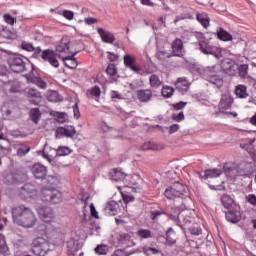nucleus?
<instances>
[{
    "label": "nucleus",
    "mask_w": 256,
    "mask_h": 256,
    "mask_svg": "<svg viewBox=\"0 0 256 256\" xmlns=\"http://www.w3.org/2000/svg\"><path fill=\"white\" fill-rule=\"evenodd\" d=\"M135 61H137V59L135 58V56H133L131 54H126L124 56V65H125V67H127L128 69H130L134 73H141V71H142L141 66L135 65Z\"/></svg>",
    "instance_id": "12"
},
{
    "label": "nucleus",
    "mask_w": 256,
    "mask_h": 256,
    "mask_svg": "<svg viewBox=\"0 0 256 256\" xmlns=\"http://www.w3.org/2000/svg\"><path fill=\"white\" fill-rule=\"evenodd\" d=\"M221 69L227 73V75H237V64L229 58H225L221 62Z\"/></svg>",
    "instance_id": "11"
},
{
    "label": "nucleus",
    "mask_w": 256,
    "mask_h": 256,
    "mask_svg": "<svg viewBox=\"0 0 256 256\" xmlns=\"http://www.w3.org/2000/svg\"><path fill=\"white\" fill-rule=\"evenodd\" d=\"M9 251V246H7V241L5 240V236L0 234V253L5 254Z\"/></svg>",
    "instance_id": "44"
},
{
    "label": "nucleus",
    "mask_w": 256,
    "mask_h": 256,
    "mask_svg": "<svg viewBox=\"0 0 256 256\" xmlns=\"http://www.w3.org/2000/svg\"><path fill=\"white\" fill-rule=\"evenodd\" d=\"M73 45V42L69 41L67 37H64L56 47V52L59 53V58L62 59L65 67L68 69L77 68V59H75V55H77L79 51L73 52Z\"/></svg>",
    "instance_id": "2"
},
{
    "label": "nucleus",
    "mask_w": 256,
    "mask_h": 256,
    "mask_svg": "<svg viewBox=\"0 0 256 256\" xmlns=\"http://www.w3.org/2000/svg\"><path fill=\"white\" fill-rule=\"evenodd\" d=\"M187 193V186L181 182H175L172 186L168 187L164 192L166 199H178Z\"/></svg>",
    "instance_id": "4"
},
{
    "label": "nucleus",
    "mask_w": 256,
    "mask_h": 256,
    "mask_svg": "<svg viewBox=\"0 0 256 256\" xmlns=\"http://www.w3.org/2000/svg\"><path fill=\"white\" fill-rule=\"evenodd\" d=\"M22 49L31 53L35 50V46L29 42H22Z\"/></svg>",
    "instance_id": "51"
},
{
    "label": "nucleus",
    "mask_w": 256,
    "mask_h": 256,
    "mask_svg": "<svg viewBox=\"0 0 256 256\" xmlns=\"http://www.w3.org/2000/svg\"><path fill=\"white\" fill-rule=\"evenodd\" d=\"M221 201L225 209H233V207L235 206V200H233V198H231V196L229 195L222 196Z\"/></svg>",
    "instance_id": "33"
},
{
    "label": "nucleus",
    "mask_w": 256,
    "mask_h": 256,
    "mask_svg": "<svg viewBox=\"0 0 256 256\" xmlns=\"http://www.w3.org/2000/svg\"><path fill=\"white\" fill-rule=\"evenodd\" d=\"M172 119L177 123H181V121H185V114H183V112H180L178 114H173Z\"/></svg>",
    "instance_id": "53"
},
{
    "label": "nucleus",
    "mask_w": 256,
    "mask_h": 256,
    "mask_svg": "<svg viewBox=\"0 0 256 256\" xmlns=\"http://www.w3.org/2000/svg\"><path fill=\"white\" fill-rule=\"evenodd\" d=\"M47 99L51 103H59V101H63V97L59 94V92L55 90H50L47 93Z\"/></svg>",
    "instance_id": "31"
},
{
    "label": "nucleus",
    "mask_w": 256,
    "mask_h": 256,
    "mask_svg": "<svg viewBox=\"0 0 256 256\" xmlns=\"http://www.w3.org/2000/svg\"><path fill=\"white\" fill-rule=\"evenodd\" d=\"M120 241L123 245H131V235L127 233H123L120 235Z\"/></svg>",
    "instance_id": "47"
},
{
    "label": "nucleus",
    "mask_w": 256,
    "mask_h": 256,
    "mask_svg": "<svg viewBox=\"0 0 256 256\" xmlns=\"http://www.w3.org/2000/svg\"><path fill=\"white\" fill-rule=\"evenodd\" d=\"M1 111L5 119H11V109L9 108V106H7V104L2 106Z\"/></svg>",
    "instance_id": "49"
},
{
    "label": "nucleus",
    "mask_w": 256,
    "mask_h": 256,
    "mask_svg": "<svg viewBox=\"0 0 256 256\" xmlns=\"http://www.w3.org/2000/svg\"><path fill=\"white\" fill-rule=\"evenodd\" d=\"M152 98H153V92L150 89L137 91V99L141 103H149V100Z\"/></svg>",
    "instance_id": "21"
},
{
    "label": "nucleus",
    "mask_w": 256,
    "mask_h": 256,
    "mask_svg": "<svg viewBox=\"0 0 256 256\" xmlns=\"http://www.w3.org/2000/svg\"><path fill=\"white\" fill-rule=\"evenodd\" d=\"M204 73L206 81H209L212 85H216V87H221L223 85V79H221V77L216 74H209L211 73V68H206Z\"/></svg>",
    "instance_id": "16"
},
{
    "label": "nucleus",
    "mask_w": 256,
    "mask_h": 256,
    "mask_svg": "<svg viewBox=\"0 0 256 256\" xmlns=\"http://www.w3.org/2000/svg\"><path fill=\"white\" fill-rule=\"evenodd\" d=\"M235 93L239 99H246V97H249V94H247V87L245 85H238L235 89Z\"/></svg>",
    "instance_id": "37"
},
{
    "label": "nucleus",
    "mask_w": 256,
    "mask_h": 256,
    "mask_svg": "<svg viewBox=\"0 0 256 256\" xmlns=\"http://www.w3.org/2000/svg\"><path fill=\"white\" fill-rule=\"evenodd\" d=\"M20 198L24 201H29L30 199H35L37 197V186L27 183L25 184L19 192Z\"/></svg>",
    "instance_id": "8"
},
{
    "label": "nucleus",
    "mask_w": 256,
    "mask_h": 256,
    "mask_svg": "<svg viewBox=\"0 0 256 256\" xmlns=\"http://www.w3.org/2000/svg\"><path fill=\"white\" fill-rule=\"evenodd\" d=\"M112 256H127V254H125V251L118 249L112 254Z\"/></svg>",
    "instance_id": "64"
},
{
    "label": "nucleus",
    "mask_w": 256,
    "mask_h": 256,
    "mask_svg": "<svg viewBox=\"0 0 256 256\" xmlns=\"http://www.w3.org/2000/svg\"><path fill=\"white\" fill-rule=\"evenodd\" d=\"M39 215L44 223H55V212L53 209L46 207L39 211Z\"/></svg>",
    "instance_id": "15"
},
{
    "label": "nucleus",
    "mask_w": 256,
    "mask_h": 256,
    "mask_svg": "<svg viewBox=\"0 0 256 256\" xmlns=\"http://www.w3.org/2000/svg\"><path fill=\"white\" fill-rule=\"evenodd\" d=\"M63 17H65V19H68V21H72L73 17H75V13H73V11L71 10H64Z\"/></svg>",
    "instance_id": "56"
},
{
    "label": "nucleus",
    "mask_w": 256,
    "mask_h": 256,
    "mask_svg": "<svg viewBox=\"0 0 256 256\" xmlns=\"http://www.w3.org/2000/svg\"><path fill=\"white\" fill-rule=\"evenodd\" d=\"M4 21L8 25H14L15 24V18L11 16L10 14H4Z\"/></svg>",
    "instance_id": "54"
},
{
    "label": "nucleus",
    "mask_w": 256,
    "mask_h": 256,
    "mask_svg": "<svg viewBox=\"0 0 256 256\" xmlns=\"http://www.w3.org/2000/svg\"><path fill=\"white\" fill-rule=\"evenodd\" d=\"M104 211L109 215H117V213L119 212V203H117V201L115 200L108 202L106 207L104 208Z\"/></svg>",
    "instance_id": "27"
},
{
    "label": "nucleus",
    "mask_w": 256,
    "mask_h": 256,
    "mask_svg": "<svg viewBox=\"0 0 256 256\" xmlns=\"http://www.w3.org/2000/svg\"><path fill=\"white\" fill-rule=\"evenodd\" d=\"M233 105V98L229 94H223L219 103V109L227 111Z\"/></svg>",
    "instance_id": "22"
},
{
    "label": "nucleus",
    "mask_w": 256,
    "mask_h": 256,
    "mask_svg": "<svg viewBox=\"0 0 256 256\" xmlns=\"http://www.w3.org/2000/svg\"><path fill=\"white\" fill-rule=\"evenodd\" d=\"M185 19H193V16H191L190 14H181L176 16V18L174 19V23L177 24L179 23V21H183Z\"/></svg>",
    "instance_id": "52"
},
{
    "label": "nucleus",
    "mask_w": 256,
    "mask_h": 256,
    "mask_svg": "<svg viewBox=\"0 0 256 256\" xmlns=\"http://www.w3.org/2000/svg\"><path fill=\"white\" fill-rule=\"evenodd\" d=\"M59 54L55 53V50L53 49H45L43 50L42 59L43 61H46L51 65V67H54L55 69H58L59 67Z\"/></svg>",
    "instance_id": "9"
},
{
    "label": "nucleus",
    "mask_w": 256,
    "mask_h": 256,
    "mask_svg": "<svg viewBox=\"0 0 256 256\" xmlns=\"http://www.w3.org/2000/svg\"><path fill=\"white\" fill-rule=\"evenodd\" d=\"M238 70V76L240 79H249V65L241 64L239 66L236 65V71Z\"/></svg>",
    "instance_id": "28"
},
{
    "label": "nucleus",
    "mask_w": 256,
    "mask_h": 256,
    "mask_svg": "<svg viewBox=\"0 0 256 256\" xmlns=\"http://www.w3.org/2000/svg\"><path fill=\"white\" fill-rule=\"evenodd\" d=\"M144 253L146 255H157V253H159V250H157V248L148 247L144 248Z\"/></svg>",
    "instance_id": "57"
},
{
    "label": "nucleus",
    "mask_w": 256,
    "mask_h": 256,
    "mask_svg": "<svg viewBox=\"0 0 256 256\" xmlns=\"http://www.w3.org/2000/svg\"><path fill=\"white\" fill-rule=\"evenodd\" d=\"M176 91L181 93V95H185V93L189 92L191 87V83L187 81V78H178L175 82Z\"/></svg>",
    "instance_id": "17"
},
{
    "label": "nucleus",
    "mask_w": 256,
    "mask_h": 256,
    "mask_svg": "<svg viewBox=\"0 0 256 256\" xmlns=\"http://www.w3.org/2000/svg\"><path fill=\"white\" fill-rule=\"evenodd\" d=\"M238 173L242 177H248V175H251V173H253V164L246 163L242 165L239 168Z\"/></svg>",
    "instance_id": "29"
},
{
    "label": "nucleus",
    "mask_w": 256,
    "mask_h": 256,
    "mask_svg": "<svg viewBox=\"0 0 256 256\" xmlns=\"http://www.w3.org/2000/svg\"><path fill=\"white\" fill-rule=\"evenodd\" d=\"M156 59L159 61H165L167 59H170V57H173V55L165 50H158L155 55Z\"/></svg>",
    "instance_id": "41"
},
{
    "label": "nucleus",
    "mask_w": 256,
    "mask_h": 256,
    "mask_svg": "<svg viewBox=\"0 0 256 256\" xmlns=\"http://www.w3.org/2000/svg\"><path fill=\"white\" fill-rule=\"evenodd\" d=\"M87 96L89 99L99 101V97H101V88H99V86H94L92 89L88 90Z\"/></svg>",
    "instance_id": "32"
},
{
    "label": "nucleus",
    "mask_w": 256,
    "mask_h": 256,
    "mask_svg": "<svg viewBox=\"0 0 256 256\" xmlns=\"http://www.w3.org/2000/svg\"><path fill=\"white\" fill-rule=\"evenodd\" d=\"M125 177H127V175L121 168H114L112 171H110V179L112 181H125Z\"/></svg>",
    "instance_id": "23"
},
{
    "label": "nucleus",
    "mask_w": 256,
    "mask_h": 256,
    "mask_svg": "<svg viewBox=\"0 0 256 256\" xmlns=\"http://www.w3.org/2000/svg\"><path fill=\"white\" fill-rule=\"evenodd\" d=\"M216 35L220 41H231V39H233V36H231V34H229V32L225 31L223 28H219Z\"/></svg>",
    "instance_id": "34"
},
{
    "label": "nucleus",
    "mask_w": 256,
    "mask_h": 256,
    "mask_svg": "<svg viewBox=\"0 0 256 256\" xmlns=\"http://www.w3.org/2000/svg\"><path fill=\"white\" fill-rule=\"evenodd\" d=\"M32 253L36 256H46L49 253V243L43 237H38L33 240L32 244Z\"/></svg>",
    "instance_id": "5"
},
{
    "label": "nucleus",
    "mask_w": 256,
    "mask_h": 256,
    "mask_svg": "<svg viewBox=\"0 0 256 256\" xmlns=\"http://www.w3.org/2000/svg\"><path fill=\"white\" fill-rule=\"evenodd\" d=\"M32 52H34L33 57H42L43 59V49H41V47H34V50Z\"/></svg>",
    "instance_id": "58"
},
{
    "label": "nucleus",
    "mask_w": 256,
    "mask_h": 256,
    "mask_svg": "<svg viewBox=\"0 0 256 256\" xmlns=\"http://www.w3.org/2000/svg\"><path fill=\"white\" fill-rule=\"evenodd\" d=\"M9 69L13 71V73H23L27 71V66L25 65V61L23 57L19 55H14L8 59Z\"/></svg>",
    "instance_id": "7"
},
{
    "label": "nucleus",
    "mask_w": 256,
    "mask_h": 256,
    "mask_svg": "<svg viewBox=\"0 0 256 256\" xmlns=\"http://www.w3.org/2000/svg\"><path fill=\"white\" fill-rule=\"evenodd\" d=\"M196 19L204 29H208L209 25H211V18H209V14L205 12L198 13Z\"/></svg>",
    "instance_id": "25"
},
{
    "label": "nucleus",
    "mask_w": 256,
    "mask_h": 256,
    "mask_svg": "<svg viewBox=\"0 0 256 256\" xmlns=\"http://www.w3.org/2000/svg\"><path fill=\"white\" fill-rule=\"evenodd\" d=\"M172 57H183L185 55V46L183 40L176 38L172 43Z\"/></svg>",
    "instance_id": "13"
},
{
    "label": "nucleus",
    "mask_w": 256,
    "mask_h": 256,
    "mask_svg": "<svg viewBox=\"0 0 256 256\" xmlns=\"http://www.w3.org/2000/svg\"><path fill=\"white\" fill-rule=\"evenodd\" d=\"M149 84L153 89H157V87H161L162 82L161 79H159V76L152 74L149 78Z\"/></svg>",
    "instance_id": "39"
},
{
    "label": "nucleus",
    "mask_w": 256,
    "mask_h": 256,
    "mask_svg": "<svg viewBox=\"0 0 256 256\" xmlns=\"http://www.w3.org/2000/svg\"><path fill=\"white\" fill-rule=\"evenodd\" d=\"M94 252L96 255H107L109 253V246L107 244H98Z\"/></svg>",
    "instance_id": "38"
},
{
    "label": "nucleus",
    "mask_w": 256,
    "mask_h": 256,
    "mask_svg": "<svg viewBox=\"0 0 256 256\" xmlns=\"http://www.w3.org/2000/svg\"><path fill=\"white\" fill-rule=\"evenodd\" d=\"M29 81L30 83H33V85H37L40 89H47V82L41 79V77H31Z\"/></svg>",
    "instance_id": "35"
},
{
    "label": "nucleus",
    "mask_w": 256,
    "mask_h": 256,
    "mask_svg": "<svg viewBox=\"0 0 256 256\" xmlns=\"http://www.w3.org/2000/svg\"><path fill=\"white\" fill-rule=\"evenodd\" d=\"M158 149H159V147L157 146V144H155L151 141L145 142L141 146L142 151H157Z\"/></svg>",
    "instance_id": "43"
},
{
    "label": "nucleus",
    "mask_w": 256,
    "mask_h": 256,
    "mask_svg": "<svg viewBox=\"0 0 256 256\" xmlns=\"http://www.w3.org/2000/svg\"><path fill=\"white\" fill-rule=\"evenodd\" d=\"M107 75H110V77H115L117 75V67H115L114 64H109L106 68Z\"/></svg>",
    "instance_id": "48"
},
{
    "label": "nucleus",
    "mask_w": 256,
    "mask_h": 256,
    "mask_svg": "<svg viewBox=\"0 0 256 256\" xmlns=\"http://www.w3.org/2000/svg\"><path fill=\"white\" fill-rule=\"evenodd\" d=\"M246 199H247L248 203H250L251 205H254L256 207V196H255V194H249L248 196H246Z\"/></svg>",
    "instance_id": "60"
},
{
    "label": "nucleus",
    "mask_w": 256,
    "mask_h": 256,
    "mask_svg": "<svg viewBox=\"0 0 256 256\" xmlns=\"http://www.w3.org/2000/svg\"><path fill=\"white\" fill-rule=\"evenodd\" d=\"M197 175L200 179H215V177H220V175H223V170L213 168L206 170L204 174L197 172Z\"/></svg>",
    "instance_id": "18"
},
{
    "label": "nucleus",
    "mask_w": 256,
    "mask_h": 256,
    "mask_svg": "<svg viewBox=\"0 0 256 256\" xmlns=\"http://www.w3.org/2000/svg\"><path fill=\"white\" fill-rule=\"evenodd\" d=\"M77 136V130H75V126L65 125L64 127H58L56 129V137H67L69 139H73Z\"/></svg>",
    "instance_id": "10"
},
{
    "label": "nucleus",
    "mask_w": 256,
    "mask_h": 256,
    "mask_svg": "<svg viewBox=\"0 0 256 256\" xmlns=\"http://www.w3.org/2000/svg\"><path fill=\"white\" fill-rule=\"evenodd\" d=\"M226 219L229 223H239V221H241V212L237 210H229L226 212Z\"/></svg>",
    "instance_id": "26"
},
{
    "label": "nucleus",
    "mask_w": 256,
    "mask_h": 256,
    "mask_svg": "<svg viewBox=\"0 0 256 256\" xmlns=\"http://www.w3.org/2000/svg\"><path fill=\"white\" fill-rule=\"evenodd\" d=\"M97 32L104 43L111 44L115 41V35H113V33L105 31L103 28H98Z\"/></svg>",
    "instance_id": "24"
},
{
    "label": "nucleus",
    "mask_w": 256,
    "mask_h": 256,
    "mask_svg": "<svg viewBox=\"0 0 256 256\" xmlns=\"http://www.w3.org/2000/svg\"><path fill=\"white\" fill-rule=\"evenodd\" d=\"M137 235L141 239H151V237H153V235L151 234L150 230H147V229H140V230H138L137 231Z\"/></svg>",
    "instance_id": "45"
},
{
    "label": "nucleus",
    "mask_w": 256,
    "mask_h": 256,
    "mask_svg": "<svg viewBox=\"0 0 256 256\" xmlns=\"http://www.w3.org/2000/svg\"><path fill=\"white\" fill-rule=\"evenodd\" d=\"M29 151H31V147L21 146L20 148L17 149V155L18 157H25V155H27Z\"/></svg>",
    "instance_id": "46"
},
{
    "label": "nucleus",
    "mask_w": 256,
    "mask_h": 256,
    "mask_svg": "<svg viewBox=\"0 0 256 256\" xmlns=\"http://www.w3.org/2000/svg\"><path fill=\"white\" fill-rule=\"evenodd\" d=\"M86 25H95V23H97V19L93 18V17H88L84 19Z\"/></svg>",
    "instance_id": "62"
},
{
    "label": "nucleus",
    "mask_w": 256,
    "mask_h": 256,
    "mask_svg": "<svg viewBox=\"0 0 256 256\" xmlns=\"http://www.w3.org/2000/svg\"><path fill=\"white\" fill-rule=\"evenodd\" d=\"M31 171L35 179H45L47 177V168L41 163H35Z\"/></svg>",
    "instance_id": "14"
},
{
    "label": "nucleus",
    "mask_w": 256,
    "mask_h": 256,
    "mask_svg": "<svg viewBox=\"0 0 256 256\" xmlns=\"http://www.w3.org/2000/svg\"><path fill=\"white\" fill-rule=\"evenodd\" d=\"M12 219L16 225L20 227H26L27 229H31L37 223V218L35 217V213L31 210V208L25 205H19L12 208Z\"/></svg>",
    "instance_id": "1"
},
{
    "label": "nucleus",
    "mask_w": 256,
    "mask_h": 256,
    "mask_svg": "<svg viewBox=\"0 0 256 256\" xmlns=\"http://www.w3.org/2000/svg\"><path fill=\"white\" fill-rule=\"evenodd\" d=\"M27 97L33 105H39L43 99V95L35 88H30L27 92Z\"/></svg>",
    "instance_id": "19"
},
{
    "label": "nucleus",
    "mask_w": 256,
    "mask_h": 256,
    "mask_svg": "<svg viewBox=\"0 0 256 256\" xmlns=\"http://www.w3.org/2000/svg\"><path fill=\"white\" fill-rule=\"evenodd\" d=\"M199 49L204 55H214L216 59H221V55L215 54L211 45H208L205 41L199 42Z\"/></svg>",
    "instance_id": "20"
},
{
    "label": "nucleus",
    "mask_w": 256,
    "mask_h": 256,
    "mask_svg": "<svg viewBox=\"0 0 256 256\" xmlns=\"http://www.w3.org/2000/svg\"><path fill=\"white\" fill-rule=\"evenodd\" d=\"M72 151L67 146H59L56 150L57 157H66L67 155H71Z\"/></svg>",
    "instance_id": "40"
},
{
    "label": "nucleus",
    "mask_w": 256,
    "mask_h": 256,
    "mask_svg": "<svg viewBox=\"0 0 256 256\" xmlns=\"http://www.w3.org/2000/svg\"><path fill=\"white\" fill-rule=\"evenodd\" d=\"M40 196L42 201L52 203L53 205H57V203L63 201V194L55 188H42Z\"/></svg>",
    "instance_id": "3"
},
{
    "label": "nucleus",
    "mask_w": 256,
    "mask_h": 256,
    "mask_svg": "<svg viewBox=\"0 0 256 256\" xmlns=\"http://www.w3.org/2000/svg\"><path fill=\"white\" fill-rule=\"evenodd\" d=\"M68 117L67 114L65 113H58L57 117H56V121L58 123H66Z\"/></svg>",
    "instance_id": "55"
},
{
    "label": "nucleus",
    "mask_w": 256,
    "mask_h": 256,
    "mask_svg": "<svg viewBox=\"0 0 256 256\" xmlns=\"http://www.w3.org/2000/svg\"><path fill=\"white\" fill-rule=\"evenodd\" d=\"M173 93H175V89L171 86H163L162 88V96L166 99H171L173 97Z\"/></svg>",
    "instance_id": "42"
},
{
    "label": "nucleus",
    "mask_w": 256,
    "mask_h": 256,
    "mask_svg": "<svg viewBox=\"0 0 256 256\" xmlns=\"http://www.w3.org/2000/svg\"><path fill=\"white\" fill-rule=\"evenodd\" d=\"M177 241L175 240V230L173 228H169L166 232V245L168 247H173Z\"/></svg>",
    "instance_id": "30"
},
{
    "label": "nucleus",
    "mask_w": 256,
    "mask_h": 256,
    "mask_svg": "<svg viewBox=\"0 0 256 256\" xmlns=\"http://www.w3.org/2000/svg\"><path fill=\"white\" fill-rule=\"evenodd\" d=\"M186 105H187V102L181 101L176 104H173V107L174 109H176V111H181V109H185Z\"/></svg>",
    "instance_id": "59"
},
{
    "label": "nucleus",
    "mask_w": 256,
    "mask_h": 256,
    "mask_svg": "<svg viewBox=\"0 0 256 256\" xmlns=\"http://www.w3.org/2000/svg\"><path fill=\"white\" fill-rule=\"evenodd\" d=\"M111 99H123V95L117 91H112Z\"/></svg>",
    "instance_id": "63"
},
{
    "label": "nucleus",
    "mask_w": 256,
    "mask_h": 256,
    "mask_svg": "<svg viewBox=\"0 0 256 256\" xmlns=\"http://www.w3.org/2000/svg\"><path fill=\"white\" fill-rule=\"evenodd\" d=\"M169 219L175 221V223L181 229H187L188 225L193 223V217L189 216V214L185 211L180 212L177 216L173 214H167Z\"/></svg>",
    "instance_id": "6"
},
{
    "label": "nucleus",
    "mask_w": 256,
    "mask_h": 256,
    "mask_svg": "<svg viewBox=\"0 0 256 256\" xmlns=\"http://www.w3.org/2000/svg\"><path fill=\"white\" fill-rule=\"evenodd\" d=\"M73 113H74L75 119H79L81 117V113L79 112V105L75 104L73 106Z\"/></svg>",
    "instance_id": "61"
},
{
    "label": "nucleus",
    "mask_w": 256,
    "mask_h": 256,
    "mask_svg": "<svg viewBox=\"0 0 256 256\" xmlns=\"http://www.w3.org/2000/svg\"><path fill=\"white\" fill-rule=\"evenodd\" d=\"M30 119L36 125L37 123H39V121H41V111L39 110V108H32L30 110Z\"/></svg>",
    "instance_id": "36"
},
{
    "label": "nucleus",
    "mask_w": 256,
    "mask_h": 256,
    "mask_svg": "<svg viewBox=\"0 0 256 256\" xmlns=\"http://www.w3.org/2000/svg\"><path fill=\"white\" fill-rule=\"evenodd\" d=\"M189 232L191 235L199 236L201 233H203V230L199 226H192L189 228Z\"/></svg>",
    "instance_id": "50"
}]
</instances>
